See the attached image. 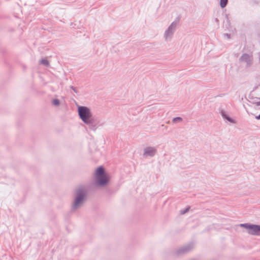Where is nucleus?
<instances>
[{"label": "nucleus", "mask_w": 260, "mask_h": 260, "mask_svg": "<svg viewBox=\"0 0 260 260\" xmlns=\"http://www.w3.org/2000/svg\"><path fill=\"white\" fill-rule=\"evenodd\" d=\"M88 193V189L84 185H79L75 190V196L71 211L75 212L83 205Z\"/></svg>", "instance_id": "1"}, {"label": "nucleus", "mask_w": 260, "mask_h": 260, "mask_svg": "<svg viewBox=\"0 0 260 260\" xmlns=\"http://www.w3.org/2000/svg\"><path fill=\"white\" fill-rule=\"evenodd\" d=\"M78 112L79 117L82 121L88 125L91 129L95 131L98 126L102 125V124H99L100 122H95V119L92 117L90 109L87 107L78 106Z\"/></svg>", "instance_id": "2"}, {"label": "nucleus", "mask_w": 260, "mask_h": 260, "mask_svg": "<svg viewBox=\"0 0 260 260\" xmlns=\"http://www.w3.org/2000/svg\"><path fill=\"white\" fill-rule=\"evenodd\" d=\"M94 181L96 185L101 187L105 186L109 183L110 178L103 166L96 169L94 175Z\"/></svg>", "instance_id": "3"}, {"label": "nucleus", "mask_w": 260, "mask_h": 260, "mask_svg": "<svg viewBox=\"0 0 260 260\" xmlns=\"http://www.w3.org/2000/svg\"><path fill=\"white\" fill-rule=\"evenodd\" d=\"M241 227L248 230V234L252 235L260 236V225L249 223H242Z\"/></svg>", "instance_id": "4"}, {"label": "nucleus", "mask_w": 260, "mask_h": 260, "mask_svg": "<svg viewBox=\"0 0 260 260\" xmlns=\"http://www.w3.org/2000/svg\"><path fill=\"white\" fill-rule=\"evenodd\" d=\"M177 24V21H173L165 30L164 37L166 41H169L172 39L173 36L176 30Z\"/></svg>", "instance_id": "5"}, {"label": "nucleus", "mask_w": 260, "mask_h": 260, "mask_svg": "<svg viewBox=\"0 0 260 260\" xmlns=\"http://www.w3.org/2000/svg\"><path fill=\"white\" fill-rule=\"evenodd\" d=\"M193 248V243H190L176 249L175 251V254L178 256L182 255L190 251Z\"/></svg>", "instance_id": "6"}, {"label": "nucleus", "mask_w": 260, "mask_h": 260, "mask_svg": "<svg viewBox=\"0 0 260 260\" xmlns=\"http://www.w3.org/2000/svg\"><path fill=\"white\" fill-rule=\"evenodd\" d=\"M241 62L246 63V67H249L253 63V56L252 55L244 53L240 57L239 59Z\"/></svg>", "instance_id": "7"}, {"label": "nucleus", "mask_w": 260, "mask_h": 260, "mask_svg": "<svg viewBox=\"0 0 260 260\" xmlns=\"http://www.w3.org/2000/svg\"><path fill=\"white\" fill-rule=\"evenodd\" d=\"M157 152L156 149L154 147H147L144 149L143 156L144 157H153Z\"/></svg>", "instance_id": "8"}, {"label": "nucleus", "mask_w": 260, "mask_h": 260, "mask_svg": "<svg viewBox=\"0 0 260 260\" xmlns=\"http://www.w3.org/2000/svg\"><path fill=\"white\" fill-rule=\"evenodd\" d=\"M220 114L223 118L226 119L228 121L231 123L234 122V120L231 117H230L229 116H228L223 110L221 111Z\"/></svg>", "instance_id": "9"}, {"label": "nucleus", "mask_w": 260, "mask_h": 260, "mask_svg": "<svg viewBox=\"0 0 260 260\" xmlns=\"http://www.w3.org/2000/svg\"><path fill=\"white\" fill-rule=\"evenodd\" d=\"M228 2V0H220V5L221 8H224L226 6Z\"/></svg>", "instance_id": "10"}, {"label": "nucleus", "mask_w": 260, "mask_h": 260, "mask_svg": "<svg viewBox=\"0 0 260 260\" xmlns=\"http://www.w3.org/2000/svg\"><path fill=\"white\" fill-rule=\"evenodd\" d=\"M182 118L180 117H177L175 118H174L172 120V122L173 123H177L182 121Z\"/></svg>", "instance_id": "11"}, {"label": "nucleus", "mask_w": 260, "mask_h": 260, "mask_svg": "<svg viewBox=\"0 0 260 260\" xmlns=\"http://www.w3.org/2000/svg\"><path fill=\"white\" fill-rule=\"evenodd\" d=\"M41 63L46 67L48 66L49 64L48 60L45 58L41 60Z\"/></svg>", "instance_id": "12"}, {"label": "nucleus", "mask_w": 260, "mask_h": 260, "mask_svg": "<svg viewBox=\"0 0 260 260\" xmlns=\"http://www.w3.org/2000/svg\"><path fill=\"white\" fill-rule=\"evenodd\" d=\"M52 104L55 106H58L60 104L59 100L57 99H53L52 101Z\"/></svg>", "instance_id": "13"}, {"label": "nucleus", "mask_w": 260, "mask_h": 260, "mask_svg": "<svg viewBox=\"0 0 260 260\" xmlns=\"http://www.w3.org/2000/svg\"><path fill=\"white\" fill-rule=\"evenodd\" d=\"M189 208H190V207H188L185 209H184L183 210H181L180 211V214H185L186 212H187L189 211Z\"/></svg>", "instance_id": "14"}, {"label": "nucleus", "mask_w": 260, "mask_h": 260, "mask_svg": "<svg viewBox=\"0 0 260 260\" xmlns=\"http://www.w3.org/2000/svg\"><path fill=\"white\" fill-rule=\"evenodd\" d=\"M223 36L224 37H226L228 39H230V35L228 34H223Z\"/></svg>", "instance_id": "15"}, {"label": "nucleus", "mask_w": 260, "mask_h": 260, "mask_svg": "<svg viewBox=\"0 0 260 260\" xmlns=\"http://www.w3.org/2000/svg\"><path fill=\"white\" fill-rule=\"evenodd\" d=\"M71 88L75 92H76V93L77 92V90L73 86H71Z\"/></svg>", "instance_id": "16"}, {"label": "nucleus", "mask_w": 260, "mask_h": 260, "mask_svg": "<svg viewBox=\"0 0 260 260\" xmlns=\"http://www.w3.org/2000/svg\"><path fill=\"white\" fill-rule=\"evenodd\" d=\"M255 118L257 120H259L260 119V114L258 116H255Z\"/></svg>", "instance_id": "17"}, {"label": "nucleus", "mask_w": 260, "mask_h": 260, "mask_svg": "<svg viewBox=\"0 0 260 260\" xmlns=\"http://www.w3.org/2000/svg\"><path fill=\"white\" fill-rule=\"evenodd\" d=\"M255 104L256 106H260V102H256Z\"/></svg>", "instance_id": "18"}, {"label": "nucleus", "mask_w": 260, "mask_h": 260, "mask_svg": "<svg viewBox=\"0 0 260 260\" xmlns=\"http://www.w3.org/2000/svg\"><path fill=\"white\" fill-rule=\"evenodd\" d=\"M161 126H162V127H164V124H162V125H161Z\"/></svg>", "instance_id": "19"}, {"label": "nucleus", "mask_w": 260, "mask_h": 260, "mask_svg": "<svg viewBox=\"0 0 260 260\" xmlns=\"http://www.w3.org/2000/svg\"><path fill=\"white\" fill-rule=\"evenodd\" d=\"M259 99L260 100V98H259Z\"/></svg>", "instance_id": "20"}]
</instances>
